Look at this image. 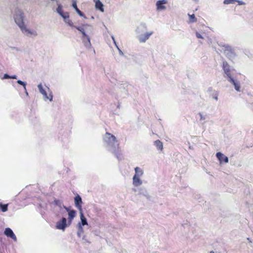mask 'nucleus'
Wrapping results in <instances>:
<instances>
[{
  "mask_svg": "<svg viewBox=\"0 0 253 253\" xmlns=\"http://www.w3.org/2000/svg\"><path fill=\"white\" fill-rule=\"evenodd\" d=\"M135 174L134 176H136L137 177H140L143 174V170L139 167H136L134 169Z\"/></svg>",
  "mask_w": 253,
  "mask_h": 253,
  "instance_id": "6ab92c4d",
  "label": "nucleus"
},
{
  "mask_svg": "<svg viewBox=\"0 0 253 253\" xmlns=\"http://www.w3.org/2000/svg\"><path fill=\"white\" fill-rule=\"evenodd\" d=\"M147 30V25L145 23H141L136 29L135 32L137 35L142 34Z\"/></svg>",
  "mask_w": 253,
  "mask_h": 253,
  "instance_id": "9d476101",
  "label": "nucleus"
},
{
  "mask_svg": "<svg viewBox=\"0 0 253 253\" xmlns=\"http://www.w3.org/2000/svg\"><path fill=\"white\" fill-rule=\"evenodd\" d=\"M132 183L134 186L137 187L140 186L142 184V181L139 177L133 176L132 178Z\"/></svg>",
  "mask_w": 253,
  "mask_h": 253,
  "instance_id": "a211bd4d",
  "label": "nucleus"
},
{
  "mask_svg": "<svg viewBox=\"0 0 253 253\" xmlns=\"http://www.w3.org/2000/svg\"><path fill=\"white\" fill-rule=\"evenodd\" d=\"M83 42L84 45L87 49H89L91 47L90 38L89 36H83L82 37Z\"/></svg>",
  "mask_w": 253,
  "mask_h": 253,
  "instance_id": "ddd939ff",
  "label": "nucleus"
},
{
  "mask_svg": "<svg viewBox=\"0 0 253 253\" xmlns=\"http://www.w3.org/2000/svg\"><path fill=\"white\" fill-rule=\"evenodd\" d=\"M78 227H79V229H78V231L77 232V235L79 237H81V233L83 231V227L80 223H79V224H78Z\"/></svg>",
  "mask_w": 253,
  "mask_h": 253,
  "instance_id": "393cba45",
  "label": "nucleus"
},
{
  "mask_svg": "<svg viewBox=\"0 0 253 253\" xmlns=\"http://www.w3.org/2000/svg\"><path fill=\"white\" fill-rule=\"evenodd\" d=\"M216 156L218 160L219 161L220 164L222 162L225 163H228V158L224 155L222 153L217 152L216 154Z\"/></svg>",
  "mask_w": 253,
  "mask_h": 253,
  "instance_id": "9b49d317",
  "label": "nucleus"
},
{
  "mask_svg": "<svg viewBox=\"0 0 253 253\" xmlns=\"http://www.w3.org/2000/svg\"><path fill=\"white\" fill-rule=\"evenodd\" d=\"M67 226V219L65 217H63L61 220L58 221L56 225V227L58 229L65 230V229Z\"/></svg>",
  "mask_w": 253,
  "mask_h": 253,
  "instance_id": "0eeeda50",
  "label": "nucleus"
},
{
  "mask_svg": "<svg viewBox=\"0 0 253 253\" xmlns=\"http://www.w3.org/2000/svg\"><path fill=\"white\" fill-rule=\"evenodd\" d=\"M111 38H112V40H113V42H114V43H115V45L116 46L117 48H118V49L119 50V51L120 54H121V55H123V52H122V50H121L119 48V47L118 46V45H117V43H116V41H115V38H114V36H111Z\"/></svg>",
  "mask_w": 253,
  "mask_h": 253,
  "instance_id": "bb28decb",
  "label": "nucleus"
},
{
  "mask_svg": "<svg viewBox=\"0 0 253 253\" xmlns=\"http://www.w3.org/2000/svg\"><path fill=\"white\" fill-rule=\"evenodd\" d=\"M46 87L47 88L48 90L49 91V88L48 87H46Z\"/></svg>",
  "mask_w": 253,
  "mask_h": 253,
  "instance_id": "79ce46f5",
  "label": "nucleus"
},
{
  "mask_svg": "<svg viewBox=\"0 0 253 253\" xmlns=\"http://www.w3.org/2000/svg\"><path fill=\"white\" fill-rule=\"evenodd\" d=\"M24 13L21 10H17L16 11L14 16V21L22 33L28 37H36L38 35L37 32L34 30L29 29L24 24Z\"/></svg>",
  "mask_w": 253,
  "mask_h": 253,
  "instance_id": "f257e3e1",
  "label": "nucleus"
},
{
  "mask_svg": "<svg viewBox=\"0 0 253 253\" xmlns=\"http://www.w3.org/2000/svg\"><path fill=\"white\" fill-rule=\"evenodd\" d=\"M199 115L200 117V119L201 121H203V124H205L206 122V119L208 118L207 115H203L201 113H199Z\"/></svg>",
  "mask_w": 253,
  "mask_h": 253,
  "instance_id": "5701e85b",
  "label": "nucleus"
},
{
  "mask_svg": "<svg viewBox=\"0 0 253 253\" xmlns=\"http://www.w3.org/2000/svg\"><path fill=\"white\" fill-rule=\"evenodd\" d=\"M228 81L234 85V88L237 91H241V85L239 81L235 80L232 77H230Z\"/></svg>",
  "mask_w": 253,
  "mask_h": 253,
  "instance_id": "1a4fd4ad",
  "label": "nucleus"
},
{
  "mask_svg": "<svg viewBox=\"0 0 253 253\" xmlns=\"http://www.w3.org/2000/svg\"><path fill=\"white\" fill-rule=\"evenodd\" d=\"M17 78V76L13 75L10 77V79H16Z\"/></svg>",
  "mask_w": 253,
  "mask_h": 253,
  "instance_id": "4c0bfd02",
  "label": "nucleus"
},
{
  "mask_svg": "<svg viewBox=\"0 0 253 253\" xmlns=\"http://www.w3.org/2000/svg\"><path fill=\"white\" fill-rule=\"evenodd\" d=\"M25 93H26V95H27V96H28V92L26 91V89L25 90Z\"/></svg>",
  "mask_w": 253,
  "mask_h": 253,
  "instance_id": "58836bf2",
  "label": "nucleus"
},
{
  "mask_svg": "<svg viewBox=\"0 0 253 253\" xmlns=\"http://www.w3.org/2000/svg\"><path fill=\"white\" fill-rule=\"evenodd\" d=\"M222 68H223V69L224 70L225 74L227 76L228 79H229L230 77H232V76L230 73V66L228 64L227 62H226V61L223 62Z\"/></svg>",
  "mask_w": 253,
  "mask_h": 253,
  "instance_id": "f8f14e48",
  "label": "nucleus"
},
{
  "mask_svg": "<svg viewBox=\"0 0 253 253\" xmlns=\"http://www.w3.org/2000/svg\"><path fill=\"white\" fill-rule=\"evenodd\" d=\"M80 218L81 220V225H87V222L86 220V218L84 215V214L83 213V211H80Z\"/></svg>",
  "mask_w": 253,
  "mask_h": 253,
  "instance_id": "412c9836",
  "label": "nucleus"
},
{
  "mask_svg": "<svg viewBox=\"0 0 253 253\" xmlns=\"http://www.w3.org/2000/svg\"><path fill=\"white\" fill-rule=\"evenodd\" d=\"M103 140L109 150L116 154L119 145L116 137L110 133L106 132L104 136Z\"/></svg>",
  "mask_w": 253,
  "mask_h": 253,
  "instance_id": "f03ea898",
  "label": "nucleus"
},
{
  "mask_svg": "<svg viewBox=\"0 0 253 253\" xmlns=\"http://www.w3.org/2000/svg\"><path fill=\"white\" fill-rule=\"evenodd\" d=\"M209 253H214L213 251H211Z\"/></svg>",
  "mask_w": 253,
  "mask_h": 253,
  "instance_id": "a19ab883",
  "label": "nucleus"
},
{
  "mask_svg": "<svg viewBox=\"0 0 253 253\" xmlns=\"http://www.w3.org/2000/svg\"><path fill=\"white\" fill-rule=\"evenodd\" d=\"M214 99H215L216 100H217L218 99L217 96H215V97H214Z\"/></svg>",
  "mask_w": 253,
  "mask_h": 253,
  "instance_id": "ea45409f",
  "label": "nucleus"
},
{
  "mask_svg": "<svg viewBox=\"0 0 253 253\" xmlns=\"http://www.w3.org/2000/svg\"><path fill=\"white\" fill-rule=\"evenodd\" d=\"M223 47L225 54L228 57L231 56V55L233 54L232 47L228 45H224Z\"/></svg>",
  "mask_w": 253,
  "mask_h": 253,
  "instance_id": "dca6fc26",
  "label": "nucleus"
},
{
  "mask_svg": "<svg viewBox=\"0 0 253 253\" xmlns=\"http://www.w3.org/2000/svg\"><path fill=\"white\" fill-rule=\"evenodd\" d=\"M72 6L75 9L76 11L78 13L79 15H80L81 16L84 17V15L83 13V12H81L77 7L76 2L74 0H73Z\"/></svg>",
  "mask_w": 253,
  "mask_h": 253,
  "instance_id": "aec40b11",
  "label": "nucleus"
},
{
  "mask_svg": "<svg viewBox=\"0 0 253 253\" xmlns=\"http://www.w3.org/2000/svg\"><path fill=\"white\" fill-rule=\"evenodd\" d=\"M4 234L6 235L7 237H10L14 241H16V237L10 228H6L4 231Z\"/></svg>",
  "mask_w": 253,
  "mask_h": 253,
  "instance_id": "4468645a",
  "label": "nucleus"
},
{
  "mask_svg": "<svg viewBox=\"0 0 253 253\" xmlns=\"http://www.w3.org/2000/svg\"><path fill=\"white\" fill-rule=\"evenodd\" d=\"M65 22L67 23L70 26L73 27V24L72 22L68 18L65 21Z\"/></svg>",
  "mask_w": 253,
  "mask_h": 253,
  "instance_id": "2f4dec72",
  "label": "nucleus"
},
{
  "mask_svg": "<svg viewBox=\"0 0 253 253\" xmlns=\"http://www.w3.org/2000/svg\"><path fill=\"white\" fill-rule=\"evenodd\" d=\"M139 194H142L146 197L147 196L148 194H147V192L146 191V190L145 189H140V192L139 193Z\"/></svg>",
  "mask_w": 253,
  "mask_h": 253,
  "instance_id": "cd10ccee",
  "label": "nucleus"
},
{
  "mask_svg": "<svg viewBox=\"0 0 253 253\" xmlns=\"http://www.w3.org/2000/svg\"><path fill=\"white\" fill-rule=\"evenodd\" d=\"M61 16L63 17V18L65 20V21L69 18V15L68 13L65 14L63 13L61 15Z\"/></svg>",
  "mask_w": 253,
  "mask_h": 253,
  "instance_id": "473e14b6",
  "label": "nucleus"
},
{
  "mask_svg": "<svg viewBox=\"0 0 253 253\" xmlns=\"http://www.w3.org/2000/svg\"><path fill=\"white\" fill-rule=\"evenodd\" d=\"M190 20L191 22H194L196 21V19L195 18L194 14L189 15Z\"/></svg>",
  "mask_w": 253,
  "mask_h": 253,
  "instance_id": "c85d7f7f",
  "label": "nucleus"
},
{
  "mask_svg": "<svg viewBox=\"0 0 253 253\" xmlns=\"http://www.w3.org/2000/svg\"><path fill=\"white\" fill-rule=\"evenodd\" d=\"M74 202H75V206L79 210V211H83L82 207V204L83 203V202H82V198L80 195H77L74 198Z\"/></svg>",
  "mask_w": 253,
  "mask_h": 253,
  "instance_id": "6e6552de",
  "label": "nucleus"
},
{
  "mask_svg": "<svg viewBox=\"0 0 253 253\" xmlns=\"http://www.w3.org/2000/svg\"><path fill=\"white\" fill-rule=\"evenodd\" d=\"M55 202L57 205L59 206L60 207H61V203L59 201H55Z\"/></svg>",
  "mask_w": 253,
  "mask_h": 253,
  "instance_id": "e433bc0d",
  "label": "nucleus"
},
{
  "mask_svg": "<svg viewBox=\"0 0 253 253\" xmlns=\"http://www.w3.org/2000/svg\"><path fill=\"white\" fill-rule=\"evenodd\" d=\"M56 11L60 15L63 14L62 7L61 4L58 5V7L56 9Z\"/></svg>",
  "mask_w": 253,
  "mask_h": 253,
  "instance_id": "a878e982",
  "label": "nucleus"
},
{
  "mask_svg": "<svg viewBox=\"0 0 253 253\" xmlns=\"http://www.w3.org/2000/svg\"><path fill=\"white\" fill-rule=\"evenodd\" d=\"M95 2V7L96 9L103 12L104 11V5L100 0H93Z\"/></svg>",
  "mask_w": 253,
  "mask_h": 253,
  "instance_id": "2eb2a0df",
  "label": "nucleus"
},
{
  "mask_svg": "<svg viewBox=\"0 0 253 253\" xmlns=\"http://www.w3.org/2000/svg\"><path fill=\"white\" fill-rule=\"evenodd\" d=\"M10 77L9 75H8L7 74H5L4 75L3 77L2 78V79H10Z\"/></svg>",
  "mask_w": 253,
  "mask_h": 253,
  "instance_id": "f704fd0d",
  "label": "nucleus"
},
{
  "mask_svg": "<svg viewBox=\"0 0 253 253\" xmlns=\"http://www.w3.org/2000/svg\"><path fill=\"white\" fill-rule=\"evenodd\" d=\"M153 33L154 32L153 31L146 32L143 34L142 33L137 35L136 37L139 42L144 43L149 39L150 37L153 34Z\"/></svg>",
  "mask_w": 253,
  "mask_h": 253,
  "instance_id": "423d86ee",
  "label": "nucleus"
},
{
  "mask_svg": "<svg viewBox=\"0 0 253 253\" xmlns=\"http://www.w3.org/2000/svg\"><path fill=\"white\" fill-rule=\"evenodd\" d=\"M64 209L68 211V220L69 224L71 223L72 219L74 218L76 215V211L75 210H71L69 211V209L66 207H64Z\"/></svg>",
  "mask_w": 253,
  "mask_h": 253,
  "instance_id": "f3484780",
  "label": "nucleus"
},
{
  "mask_svg": "<svg viewBox=\"0 0 253 253\" xmlns=\"http://www.w3.org/2000/svg\"><path fill=\"white\" fill-rule=\"evenodd\" d=\"M75 27L83 34V36H88L87 34H91L93 33V27L90 25L85 24L82 26Z\"/></svg>",
  "mask_w": 253,
  "mask_h": 253,
  "instance_id": "7ed1b4c3",
  "label": "nucleus"
},
{
  "mask_svg": "<svg viewBox=\"0 0 253 253\" xmlns=\"http://www.w3.org/2000/svg\"><path fill=\"white\" fill-rule=\"evenodd\" d=\"M236 1H237L239 5H243L245 3L243 1L240 0H236Z\"/></svg>",
  "mask_w": 253,
  "mask_h": 253,
  "instance_id": "c9c22d12",
  "label": "nucleus"
},
{
  "mask_svg": "<svg viewBox=\"0 0 253 253\" xmlns=\"http://www.w3.org/2000/svg\"><path fill=\"white\" fill-rule=\"evenodd\" d=\"M38 88L40 92L43 95L44 99H48L50 101H52L53 95L51 91L47 94V91L43 88L42 84L41 83L38 85Z\"/></svg>",
  "mask_w": 253,
  "mask_h": 253,
  "instance_id": "20e7f679",
  "label": "nucleus"
},
{
  "mask_svg": "<svg viewBox=\"0 0 253 253\" xmlns=\"http://www.w3.org/2000/svg\"><path fill=\"white\" fill-rule=\"evenodd\" d=\"M154 145L158 150H162L163 149V145L162 142L159 140H157L154 142Z\"/></svg>",
  "mask_w": 253,
  "mask_h": 253,
  "instance_id": "4be33fe9",
  "label": "nucleus"
},
{
  "mask_svg": "<svg viewBox=\"0 0 253 253\" xmlns=\"http://www.w3.org/2000/svg\"><path fill=\"white\" fill-rule=\"evenodd\" d=\"M0 209L2 212H5L7 211L8 205L7 204L3 205L1 203H0Z\"/></svg>",
  "mask_w": 253,
  "mask_h": 253,
  "instance_id": "b1692460",
  "label": "nucleus"
},
{
  "mask_svg": "<svg viewBox=\"0 0 253 253\" xmlns=\"http://www.w3.org/2000/svg\"><path fill=\"white\" fill-rule=\"evenodd\" d=\"M168 0H159L156 2V10L158 12H163L167 9L166 4Z\"/></svg>",
  "mask_w": 253,
  "mask_h": 253,
  "instance_id": "39448f33",
  "label": "nucleus"
},
{
  "mask_svg": "<svg viewBox=\"0 0 253 253\" xmlns=\"http://www.w3.org/2000/svg\"><path fill=\"white\" fill-rule=\"evenodd\" d=\"M17 83L19 84H20V85H22L23 86L24 88V89L26 90V83L21 81V80H18L17 81Z\"/></svg>",
  "mask_w": 253,
  "mask_h": 253,
  "instance_id": "c756f323",
  "label": "nucleus"
},
{
  "mask_svg": "<svg viewBox=\"0 0 253 253\" xmlns=\"http://www.w3.org/2000/svg\"><path fill=\"white\" fill-rule=\"evenodd\" d=\"M235 1L236 0H224L223 2L224 4H230L234 3Z\"/></svg>",
  "mask_w": 253,
  "mask_h": 253,
  "instance_id": "7c9ffc66",
  "label": "nucleus"
},
{
  "mask_svg": "<svg viewBox=\"0 0 253 253\" xmlns=\"http://www.w3.org/2000/svg\"><path fill=\"white\" fill-rule=\"evenodd\" d=\"M196 36L198 39H204V37L202 36V35L200 33H198V32H196Z\"/></svg>",
  "mask_w": 253,
  "mask_h": 253,
  "instance_id": "72a5a7b5",
  "label": "nucleus"
}]
</instances>
